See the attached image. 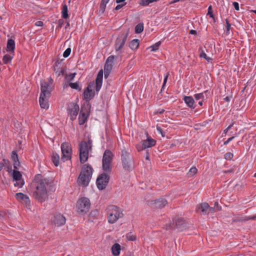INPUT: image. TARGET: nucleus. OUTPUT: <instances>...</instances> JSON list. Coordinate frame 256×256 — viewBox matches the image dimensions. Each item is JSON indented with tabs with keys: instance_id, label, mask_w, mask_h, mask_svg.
Instances as JSON below:
<instances>
[{
	"instance_id": "nucleus-1",
	"label": "nucleus",
	"mask_w": 256,
	"mask_h": 256,
	"mask_svg": "<svg viewBox=\"0 0 256 256\" xmlns=\"http://www.w3.org/2000/svg\"><path fill=\"white\" fill-rule=\"evenodd\" d=\"M32 186L34 198L39 202H43L48 198V192L54 190V183L52 179L44 178L38 174L34 178Z\"/></svg>"
},
{
	"instance_id": "nucleus-2",
	"label": "nucleus",
	"mask_w": 256,
	"mask_h": 256,
	"mask_svg": "<svg viewBox=\"0 0 256 256\" xmlns=\"http://www.w3.org/2000/svg\"><path fill=\"white\" fill-rule=\"evenodd\" d=\"M92 140L88 138L87 140H82L79 144L78 150L80 160L82 164L84 163L88 160L89 152L92 150Z\"/></svg>"
},
{
	"instance_id": "nucleus-3",
	"label": "nucleus",
	"mask_w": 256,
	"mask_h": 256,
	"mask_svg": "<svg viewBox=\"0 0 256 256\" xmlns=\"http://www.w3.org/2000/svg\"><path fill=\"white\" fill-rule=\"evenodd\" d=\"M92 168L88 164H84L82 168L78 182L82 186H88L92 174Z\"/></svg>"
},
{
	"instance_id": "nucleus-4",
	"label": "nucleus",
	"mask_w": 256,
	"mask_h": 256,
	"mask_svg": "<svg viewBox=\"0 0 256 256\" xmlns=\"http://www.w3.org/2000/svg\"><path fill=\"white\" fill-rule=\"evenodd\" d=\"M108 220L109 223L114 224L123 216V214L120 208L116 206H110L108 208Z\"/></svg>"
},
{
	"instance_id": "nucleus-5",
	"label": "nucleus",
	"mask_w": 256,
	"mask_h": 256,
	"mask_svg": "<svg viewBox=\"0 0 256 256\" xmlns=\"http://www.w3.org/2000/svg\"><path fill=\"white\" fill-rule=\"evenodd\" d=\"M128 31L121 32L116 40L114 48L118 56H121L122 53L124 52L123 48L127 38L128 36Z\"/></svg>"
},
{
	"instance_id": "nucleus-6",
	"label": "nucleus",
	"mask_w": 256,
	"mask_h": 256,
	"mask_svg": "<svg viewBox=\"0 0 256 256\" xmlns=\"http://www.w3.org/2000/svg\"><path fill=\"white\" fill-rule=\"evenodd\" d=\"M121 160L123 168L126 170H131L134 168L133 158L130 153L126 150H122Z\"/></svg>"
},
{
	"instance_id": "nucleus-7",
	"label": "nucleus",
	"mask_w": 256,
	"mask_h": 256,
	"mask_svg": "<svg viewBox=\"0 0 256 256\" xmlns=\"http://www.w3.org/2000/svg\"><path fill=\"white\" fill-rule=\"evenodd\" d=\"M90 206V200L85 197L80 198L76 205L78 212L80 214H86L88 212Z\"/></svg>"
},
{
	"instance_id": "nucleus-8",
	"label": "nucleus",
	"mask_w": 256,
	"mask_h": 256,
	"mask_svg": "<svg viewBox=\"0 0 256 256\" xmlns=\"http://www.w3.org/2000/svg\"><path fill=\"white\" fill-rule=\"evenodd\" d=\"M113 154L110 150H106L102 157V168L104 172H110V164L112 161Z\"/></svg>"
},
{
	"instance_id": "nucleus-9",
	"label": "nucleus",
	"mask_w": 256,
	"mask_h": 256,
	"mask_svg": "<svg viewBox=\"0 0 256 256\" xmlns=\"http://www.w3.org/2000/svg\"><path fill=\"white\" fill-rule=\"evenodd\" d=\"M62 156V160L64 162L71 159L72 148L70 144L68 142H64L61 145Z\"/></svg>"
},
{
	"instance_id": "nucleus-10",
	"label": "nucleus",
	"mask_w": 256,
	"mask_h": 256,
	"mask_svg": "<svg viewBox=\"0 0 256 256\" xmlns=\"http://www.w3.org/2000/svg\"><path fill=\"white\" fill-rule=\"evenodd\" d=\"M53 80L50 78L48 82H41V94L43 96H50L52 88Z\"/></svg>"
},
{
	"instance_id": "nucleus-11",
	"label": "nucleus",
	"mask_w": 256,
	"mask_h": 256,
	"mask_svg": "<svg viewBox=\"0 0 256 256\" xmlns=\"http://www.w3.org/2000/svg\"><path fill=\"white\" fill-rule=\"evenodd\" d=\"M90 108V103H84V106L81 108L80 114L79 116V124H83L86 120L89 114Z\"/></svg>"
},
{
	"instance_id": "nucleus-12",
	"label": "nucleus",
	"mask_w": 256,
	"mask_h": 256,
	"mask_svg": "<svg viewBox=\"0 0 256 256\" xmlns=\"http://www.w3.org/2000/svg\"><path fill=\"white\" fill-rule=\"evenodd\" d=\"M12 171L13 182H15L14 186L19 188H22L24 185V182L22 178V175L21 173L18 170H14Z\"/></svg>"
},
{
	"instance_id": "nucleus-13",
	"label": "nucleus",
	"mask_w": 256,
	"mask_h": 256,
	"mask_svg": "<svg viewBox=\"0 0 256 256\" xmlns=\"http://www.w3.org/2000/svg\"><path fill=\"white\" fill-rule=\"evenodd\" d=\"M109 181V176L106 173L100 175L96 180V184L99 190H104L106 188Z\"/></svg>"
},
{
	"instance_id": "nucleus-14",
	"label": "nucleus",
	"mask_w": 256,
	"mask_h": 256,
	"mask_svg": "<svg viewBox=\"0 0 256 256\" xmlns=\"http://www.w3.org/2000/svg\"><path fill=\"white\" fill-rule=\"evenodd\" d=\"M174 226V228L178 229L180 231H182L184 229L187 228V224L184 222V220L182 218H178L175 222V224H172V225L170 224L168 226L166 229H170L171 228Z\"/></svg>"
},
{
	"instance_id": "nucleus-15",
	"label": "nucleus",
	"mask_w": 256,
	"mask_h": 256,
	"mask_svg": "<svg viewBox=\"0 0 256 256\" xmlns=\"http://www.w3.org/2000/svg\"><path fill=\"white\" fill-rule=\"evenodd\" d=\"M80 110L79 106L77 104L71 103L69 106L68 115L72 120H75Z\"/></svg>"
},
{
	"instance_id": "nucleus-16",
	"label": "nucleus",
	"mask_w": 256,
	"mask_h": 256,
	"mask_svg": "<svg viewBox=\"0 0 256 256\" xmlns=\"http://www.w3.org/2000/svg\"><path fill=\"white\" fill-rule=\"evenodd\" d=\"M91 84H90L84 90V99L86 101L84 103H89V101L93 98L95 93L93 90L90 89Z\"/></svg>"
},
{
	"instance_id": "nucleus-17",
	"label": "nucleus",
	"mask_w": 256,
	"mask_h": 256,
	"mask_svg": "<svg viewBox=\"0 0 256 256\" xmlns=\"http://www.w3.org/2000/svg\"><path fill=\"white\" fill-rule=\"evenodd\" d=\"M16 199L20 202L29 206L30 205V200L29 197L22 192H18L16 194Z\"/></svg>"
},
{
	"instance_id": "nucleus-18",
	"label": "nucleus",
	"mask_w": 256,
	"mask_h": 256,
	"mask_svg": "<svg viewBox=\"0 0 256 256\" xmlns=\"http://www.w3.org/2000/svg\"><path fill=\"white\" fill-rule=\"evenodd\" d=\"M54 70L58 76H59L64 74L66 72V68L64 66H61L60 62L58 60L54 66Z\"/></svg>"
},
{
	"instance_id": "nucleus-19",
	"label": "nucleus",
	"mask_w": 256,
	"mask_h": 256,
	"mask_svg": "<svg viewBox=\"0 0 256 256\" xmlns=\"http://www.w3.org/2000/svg\"><path fill=\"white\" fill-rule=\"evenodd\" d=\"M66 219L62 214H58L55 215L54 223L58 226L64 225L66 223Z\"/></svg>"
},
{
	"instance_id": "nucleus-20",
	"label": "nucleus",
	"mask_w": 256,
	"mask_h": 256,
	"mask_svg": "<svg viewBox=\"0 0 256 256\" xmlns=\"http://www.w3.org/2000/svg\"><path fill=\"white\" fill-rule=\"evenodd\" d=\"M103 72L102 70H100L97 74L96 79V90L98 92L101 88L102 83Z\"/></svg>"
},
{
	"instance_id": "nucleus-21",
	"label": "nucleus",
	"mask_w": 256,
	"mask_h": 256,
	"mask_svg": "<svg viewBox=\"0 0 256 256\" xmlns=\"http://www.w3.org/2000/svg\"><path fill=\"white\" fill-rule=\"evenodd\" d=\"M114 58L115 56H110L108 57L104 64V70L110 72L112 68Z\"/></svg>"
},
{
	"instance_id": "nucleus-22",
	"label": "nucleus",
	"mask_w": 256,
	"mask_h": 256,
	"mask_svg": "<svg viewBox=\"0 0 256 256\" xmlns=\"http://www.w3.org/2000/svg\"><path fill=\"white\" fill-rule=\"evenodd\" d=\"M167 204V200L164 198H160L153 202V204L154 208H161L164 207Z\"/></svg>"
},
{
	"instance_id": "nucleus-23",
	"label": "nucleus",
	"mask_w": 256,
	"mask_h": 256,
	"mask_svg": "<svg viewBox=\"0 0 256 256\" xmlns=\"http://www.w3.org/2000/svg\"><path fill=\"white\" fill-rule=\"evenodd\" d=\"M50 96H43L40 95L39 102L42 108L48 109V100Z\"/></svg>"
},
{
	"instance_id": "nucleus-24",
	"label": "nucleus",
	"mask_w": 256,
	"mask_h": 256,
	"mask_svg": "<svg viewBox=\"0 0 256 256\" xmlns=\"http://www.w3.org/2000/svg\"><path fill=\"white\" fill-rule=\"evenodd\" d=\"M12 159L13 161V164L14 170H18L20 167V162L18 159V156L16 152H12Z\"/></svg>"
},
{
	"instance_id": "nucleus-25",
	"label": "nucleus",
	"mask_w": 256,
	"mask_h": 256,
	"mask_svg": "<svg viewBox=\"0 0 256 256\" xmlns=\"http://www.w3.org/2000/svg\"><path fill=\"white\" fill-rule=\"evenodd\" d=\"M183 100L189 108H194V100L192 96H185Z\"/></svg>"
},
{
	"instance_id": "nucleus-26",
	"label": "nucleus",
	"mask_w": 256,
	"mask_h": 256,
	"mask_svg": "<svg viewBox=\"0 0 256 256\" xmlns=\"http://www.w3.org/2000/svg\"><path fill=\"white\" fill-rule=\"evenodd\" d=\"M142 142L146 148L154 146L156 142L155 140L150 138H148L147 140H142Z\"/></svg>"
},
{
	"instance_id": "nucleus-27",
	"label": "nucleus",
	"mask_w": 256,
	"mask_h": 256,
	"mask_svg": "<svg viewBox=\"0 0 256 256\" xmlns=\"http://www.w3.org/2000/svg\"><path fill=\"white\" fill-rule=\"evenodd\" d=\"M7 51L11 52H13L15 48V42L12 39H8L7 42Z\"/></svg>"
},
{
	"instance_id": "nucleus-28",
	"label": "nucleus",
	"mask_w": 256,
	"mask_h": 256,
	"mask_svg": "<svg viewBox=\"0 0 256 256\" xmlns=\"http://www.w3.org/2000/svg\"><path fill=\"white\" fill-rule=\"evenodd\" d=\"M198 208L201 210L203 214H207L208 209L210 208V206L208 203L204 202L198 206Z\"/></svg>"
},
{
	"instance_id": "nucleus-29",
	"label": "nucleus",
	"mask_w": 256,
	"mask_h": 256,
	"mask_svg": "<svg viewBox=\"0 0 256 256\" xmlns=\"http://www.w3.org/2000/svg\"><path fill=\"white\" fill-rule=\"evenodd\" d=\"M139 46L138 40L134 39L132 40L129 44V47L132 50H136L138 48Z\"/></svg>"
},
{
	"instance_id": "nucleus-30",
	"label": "nucleus",
	"mask_w": 256,
	"mask_h": 256,
	"mask_svg": "<svg viewBox=\"0 0 256 256\" xmlns=\"http://www.w3.org/2000/svg\"><path fill=\"white\" fill-rule=\"evenodd\" d=\"M120 246L118 244H115L112 248V254L114 256H118L120 254Z\"/></svg>"
},
{
	"instance_id": "nucleus-31",
	"label": "nucleus",
	"mask_w": 256,
	"mask_h": 256,
	"mask_svg": "<svg viewBox=\"0 0 256 256\" xmlns=\"http://www.w3.org/2000/svg\"><path fill=\"white\" fill-rule=\"evenodd\" d=\"M110 0H102L100 6V12L103 14L106 8V4Z\"/></svg>"
},
{
	"instance_id": "nucleus-32",
	"label": "nucleus",
	"mask_w": 256,
	"mask_h": 256,
	"mask_svg": "<svg viewBox=\"0 0 256 256\" xmlns=\"http://www.w3.org/2000/svg\"><path fill=\"white\" fill-rule=\"evenodd\" d=\"M62 14L64 18L67 19L68 18V8L66 4L62 5Z\"/></svg>"
},
{
	"instance_id": "nucleus-33",
	"label": "nucleus",
	"mask_w": 256,
	"mask_h": 256,
	"mask_svg": "<svg viewBox=\"0 0 256 256\" xmlns=\"http://www.w3.org/2000/svg\"><path fill=\"white\" fill-rule=\"evenodd\" d=\"M52 161L56 166H58L59 164L60 157L57 154H53Z\"/></svg>"
},
{
	"instance_id": "nucleus-34",
	"label": "nucleus",
	"mask_w": 256,
	"mask_h": 256,
	"mask_svg": "<svg viewBox=\"0 0 256 256\" xmlns=\"http://www.w3.org/2000/svg\"><path fill=\"white\" fill-rule=\"evenodd\" d=\"M199 50L200 51V58H204L208 62L212 60V58H210V57L207 56L206 54L204 52V51L201 48H200Z\"/></svg>"
},
{
	"instance_id": "nucleus-35",
	"label": "nucleus",
	"mask_w": 256,
	"mask_h": 256,
	"mask_svg": "<svg viewBox=\"0 0 256 256\" xmlns=\"http://www.w3.org/2000/svg\"><path fill=\"white\" fill-rule=\"evenodd\" d=\"M126 237V240L130 241H134L136 239V235L131 232L127 234Z\"/></svg>"
},
{
	"instance_id": "nucleus-36",
	"label": "nucleus",
	"mask_w": 256,
	"mask_h": 256,
	"mask_svg": "<svg viewBox=\"0 0 256 256\" xmlns=\"http://www.w3.org/2000/svg\"><path fill=\"white\" fill-rule=\"evenodd\" d=\"M144 30L143 24H138L135 27V32L136 34H140Z\"/></svg>"
},
{
	"instance_id": "nucleus-37",
	"label": "nucleus",
	"mask_w": 256,
	"mask_h": 256,
	"mask_svg": "<svg viewBox=\"0 0 256 256\" xmlns=\"http://www.w3.org/2000/svg\"><path fill=\"white\" fill-rule=\"evenodd\" d=\"M12 58H13L12 56L9 55V54L4 55L2 58L4 63V64H6L8 62H10L12 60Z\"/></svg>"
},
{
	"instance_id": "nucleus-38",
	"label": "nucleus",
	"mask_w": 256,
	"mask_h": 256,
	"mask_svg": "<svg viewBox=\"0 0 256 256\" xmlns=\"http://www.w3.org/2000/svg\"><path fill=\"white\" fill-rule=\"evenodd\" d=\"M76 75V73H75V72L70 74H66L65 78L66 80H68V82H70L74 80Z\"/></svg>"
},
{
	"instance_id": "nucleus-39",
	"label": "nucleus",
	"mask_w": 256,
	"mask_h": 256,
	"mask_svg": "<svg viewBox=\"0 0 256 256\" xmlns=\"http://www.w3.org/2000/svg\"><path fill=\"white\" fill-rule=\"evenodd\" d=\"M136 148L138 152H140V151H142V150L146 149L142 141L140 142L139 144H138L136 145Z\"/></svg>"
},
{
	"instance_id": "nucleus-40",
	"label": "nucleus",
	"mask_w": 256,
	"mask_h": 256,
	"mask_svg": "<svg viewBox=\"0 0 256 256\" xmlns=\"http://www.w3.org/2000/svg\"><path fill=\"white\" fill-rule=\"evenodd\" d=\"M198 172V170L196 167H192L190 170L188 172V175L190 176H192L196 174Z\"/></svg>"
},
{
	"instance_id": "nucleus-41",
	"label": "nucleus",
	"mask_w": 256,
	"mask_h": 256,
	"mask_svg": "<svg viewBox=\"0 0 256 256\" xmlns=\"http://www.w3.org/2000/svg\"><path fill=\"white\" fill-rule=\"evenodd\" d=\"M68 85L72 89L78 90H80V88L78 84V82H70Z\"/></svg>"
},
{
	"instance_id": "nucleus-42",
	"label": "nucleus",
	"mask_w": 256,
	"mask_h": 256,
	"mask_svg": "<svg viewBox=\"0 0 256 256\" xmlns=\"http://www.w3.org/2000/svg\"><path fill=\"white\" fill-rule=\"evenodd\" d=\"M160 42H156L155 44L152 46L150 48H152L151 51H156L158 50L159 46L160 45Z\"/></svg>"
},
{
	"instance_id": "nucleus-43",
	"label": "nucleus",
	"mask_w": 256,
	"mask_h": 256,
	"mask_svg": "<svg viewBox=\"0 0 256 256\" xmlns=\"http://www.w3.org/2000/svg\"><path fill=\"white\" fill-rule=\"evenodd\" d=\"M194 96L196 100H203L204 98V93L196 94Z\"/></svg>"
},
{
	"instance_id": "nucleus-44",
	"label": "nucleus",
	"mask_w": 256,
	"mask_h": 256,
	"mask_svg": "<svg viewBox=\"0 0 256 256\" xmlns=\"http://www.w3.org/2000/svg\"><path fill=\"white\" fill-rule=\"evenodd\" d=\"M71 52V48H68L64 52L63 56L64 58L68 57L70 54Z\"/></svg>"
},
{
	"instance_id": "nucleus-45",
	"label": "nucleus",
	"mask_w": 256,
	"mask_h": 256,
	"mask_svg": "<svg viewBox=\"0 0 256 256\" xmlns=\"http://www.w3.org/2000/svg\"><path fill=\"white\" fill-rule=\"evenodd\" d=\"M233 157V154L231 152H227L224 154V158L227 160H230Z\"/></svg>"
},
{
	"instance_id": "nucleus-46",
	"label": "nucleus",
	"mask_w": 256,
	"mask_h": 256,
	"mask_svg": "<svg viewBox=\"0 0 256 256\" xmlns=\"http://www.w3.org/2000/svg\"><path fill=\"white\" fill-rule=\"evenodd\" d=\"M234 123H232V124H230L226 129H225L224 132H223V133L222 134V136H226V133L228 132L232 128V127L233 126Z\"/></svg>"
},
{
	"instance_id": "nucleus-47",
	"label": "nucleus",
	"mask_w": 256,
	"mask_h": 256,
	"mask_svg": "<svg viewBox=\"0 0 256 256\" xmlns=\"http://www.w3.org/2000/svg\"><path fill=\"white\" fill-rule=\"evenodd\" d=\"M226 33L227 34H229V31L230 28L231 24H230V22L226 19Z\"/></svg>"
},
{
	"instance_id": "nucleus-48",
	"label": "nucleus",
	"mask_w": 256,
	"mask_h": 256,
	"mask_svg": "<svg viewBox=\"0 0 256 256\" xmlns=\"http://www.w3.org/2000/svg\"><path fill=\"white\" fill-rule=\"evenodd\" d=\"M156 130H158V132H159V134H160L162 136V137H164L165 136V134L163 130H162V128L160 126H158V125L156 126Z\"/></svg>"
},
{
	"instance_id": "nucleus-49",
	"label": "nucleus",
	"mask_w": 256,
	"mask_h": 256,
	"mask_svg": "<svg viewBox=\"0 0 256 256\" xmlns=\"http://www.w3.org/2000/svg\"><path fill=\"white\" fill-rule=\"evenodd\" d=\"M168 74H167L165 76H164V83H163V84H162V91L164 89V87L167 82V80H168Z\"/></svg>"
},
{
	"instance_id": "nucleus-50",
	"label": "nucleus",
	"mask_w": 256,
	"mask_h": 256,
	"mask_svg": "<svg viewBox=\"0 0 256 256\" xmlns=\"http://www.w3.org/2000/svg\"><path fill=\"white\" fill-rule=\"evenodd\" d=\"M216 208L214 207H210V208L208 209V212H207V214H209V213H214V212H215L216 211Z\"/></svg>"
},
{
	"instance_id": "nucleus-51",
	"label": "nucleus",
	"mask_w": 256,
	"mask_h": 256,
	"mask_svg": "<svg viewBox=\"0 0 256 256\" xmlns=\"http://www.w3.org/2000/svg\"><path fill=\"white\" fill-rule=\"evenodd\" d=\"M208 14H209L210 16L212 18L213 17V14H212V8L211 6H210L208 7Z\"/></svg>"
},
{
	"instance_id": "nucleus-52",
	"label": "nucleus",
	"mask_w": 256,
	"mask_h": 256,
	"mask_svg": "<svg viewBox=\"0 0 256 256\" xmlns=\"http://www.w3.org/2000/svg\"><path fill=\"white\" fill-rule=\"evenodd\" d=\"M232 4L234 6L236 10H239L240 8H239V4H238V2H233Z\"/></svg>"
},
{
	"instance_id": "nucleus-53",
	"label": "nucleus",
	"mask_w": 256,
	"mask_h": 256,
	"mask_svg": "<svg viewBox=\"0 0 256 256\" xmlns=\"http://www.w3.org/2000/svg\"><path fill=\"white\" fill-rule=\"evenodd\" d=\"M126 4V3H124V4H118L116 6V8H115V10H119L120 9L122 6H124L125 4Z\"/></svg>"
},
{
	"instance_id": "nucleus-54",
	"label": "nucleus",
	"mask_w": 256,
	"mask_h": 256,
	"mask_svg": "<svg viewBox=\"0 0 256 256\" xmlns=\"http://www.w3.org/2000/svg\"><path fill=\"white\" fill-rule=\"evenodd\" d=\"M235 138L234 136H232L230 138L227 140L225 141L224 143V145L228 144L230 141H232L234 138Z\"/></svg>"
},
{
	"instance_id": "nucleus-55",
	"label": "nucleus",
	"mask_w": 256,
	"mask_h": 256,
	"mask_svg": "<svg viewBox=\"0 0 256 256\" xmlns=\"http://www.w3.org/2000/svg\"><path fill=\"white\" fill-rule=\"evenodd\" d=\"M232 98V96H226V98H224V100H225L226 102H229L231 98Z\"/></svg>"
},
{
	"instance_id": "nucleus-56",
	"label": "nucleus",
	"mask_w": 256,
	"mask_h": 256,
	"mask_svg": "<svg viewBox=\"0 0 256 256\" xmlns=\"http://www.w3.org/2000/svg\"><path fill=\"white\" fill-rule=\"evenodd\" d=\"M35 25L38 26H41L43 25V22L42 21H37L35 23Z\"/></svg>"
},
{
	"instance_id": "nucleus-57",
	"label": "nucleus",
	"mask_w": 256,
	"mask_h": 256,
	"mask_svg": "<svg viewBox=\"0 0 256 256\" xmlns=\"http://www.w3.org/2000/svg\"><path fill=\"white\" fill-rule=\"evenodd\" d=\"M214 208H216V210H220V208L218 206V202H215Z\"/></svg>"
},
{
	"instance_id": "nucleus-58",
	"label": "nucleus",
	"mask_w": 256,
	"mask_h": 256,
	"mask_svg": "<svg viewBox=\"0 0 256 256\" xmlns=\"http://www.w3.org/2000/svg\"><path fill=\"white\" fill-rule=\"evenodd\" d=\"M248 220H256V214L253 216H250L247 218Z\"/></svg>"
},
{
	"instance_id": "nucleus-59",
	"label": "nucleus",
	"mask_w": 256,
	"mask_h": 256,
	"mask_svg": "<svg viewBox=\"0 0 256 256\" xmlns=\"http://www.w3.org/2000/svg\"><path fill=\"white\" fill-rule=\"evenodd\" d=\"M145 158H146V160H150V154H149V152H148V150H146V156H145Z\"/></svg>"
},
{
	"instance_id": "nucleus-60",
	"label": "nucleus",
	"mask_w": 256,
	"mask_h": 256,
	"mask_svg": "<svg viewBox=\"0 0 256 256\" xmlns=\"http://www.w3.org/2000/svg\"><path fill=\"white\" fill-rule=\"evenodd\" d=\"M110 74V72L104 70V78H106Z\"/></svg>"
},
{
	"instance_id": "nucleus-61",
	"label": "nucleus",
	"mask_w": 256,
	"mask_h": 256,
	"mask_svg": "<svg viewBox=\"0 0 256 256\" xmlns=\"http://www.w3.org/2000/svg\"><path fill=\"white\" fill-rule=\"evenodd\" d=\"M164 110H163V109H162V110H158L157 112L158 113L160 114H163V112H164Z\"/></svg>"
},
{
	"instance_id": "nucleus-62",
	"label": "nucleus",
	"mask_w": 256,
	"mask_h": 256,
	"mask_svg": "<svg viewBox=\"0 0 256 256\" xmlns=\"http://www.w3.org/2000/svg\"><path fill=\"white\" fill-rule=\"evenodd\" d=\"M190 34H196V32L195 30H190Z\"/></svg>"
},
{
	"instance_id": "nucleus-63",
	"label": "nucleus",
	"mask_w": 256,
	"mask_h": 256,
	"mask_svg": "<svg viewBox=\"0 0 256 256\" xmlns=\"http://www.w3.org/2000/svg\"><path fill=\"white\" fill-rule=\"evenodd\" d=\"M4 164L2 162H0V171L3 168Z\"/></svg>"
},
{
	"instance_id": "nucleus-64",
	"label": "nucleus",
	"mask_w": 256,
	"mask_h": 256,
	"mask_svg": "<svg viewBox=\"0 0 256 256\" xmlns=\"http://www.w3.org/2000/svg\"><path fill=\"white\" fill-rule=\"evenodd\" d=\"M126 0H116V2L117 4H119V3H120V2H124Z\"/></svg>"
}]
</instances>
